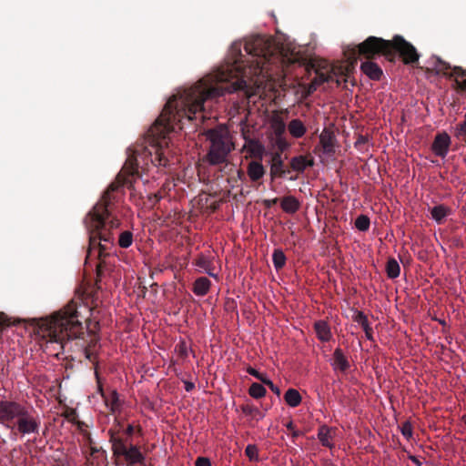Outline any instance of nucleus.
Here are the masks:
<instances>
[{
    "label": "nucleus",
    "mask_w": 466,
    "mask_h": 466,
    "mask_svg": "<svg viewBox=\"0 0 466 466\" xmlns=\"http://www.w3.org/2000/svg\"><path fill=\"white\" fill-rule=\"evenodd\" d=\"M244 49L250 56L248 65L242 60L241 44L234 42L230 47L231 57L226 65L167 100L147 132V145L128 155L116 179L86 215L84 224L89 234L87 258L93 250H97L98 258L105 256L106 244L114 243V231L121 226V220L113 215L114 207L123 187L133 188L134 182L140 177L138 158L149 159L156 167H167L170 163L167 136L176 127L182 129L185 121L203 120L205 103L208 100L239 90L248 94V89L258 84V76H268L270 66H278L283 60L280 47L275 41H246Z\"/></svg>",
    "instance_id": "obj_1"
},
{
    "label": "nucleus",
    "mask_w": 466,
    "mask_h": 466,
    "mask_svg": "<svg viewBox=\"0 0 466 466\" xmlns=\"http://www.w3.org/2000/svg\"><path fill=\"white\" fill-rule=\"evenodd\" d=\"M83 320L86 322V329L93 333L88 344L85 347V357L94 364H96V353L94 348L99 340L95 333L99 329V322L89 318H84L78 310L77 302L69 301L61 309L51 316L38 320V328L44 337H47L51 342H56L63 349L73 339H80L84 334Z\"/></svg>",
    "instance_id": "obj_2"
},
{
    "label": "nucleus",
    "mask_w": 466,
    "mask_h": 466,
    "mask_svg": "<svg viewBox=\"0 0 466 466\" xmlns=\"http://www.w3.org/2000/svg\"><path fill=\"white\" fill-rule=\"evenodd\" d=\"M0 424L14 434L38 435L41 420L33 408L7 400H0Z\"/></svg>",
    "instance_id": "obj_3"
},
{
    "label": "nucleus",
    "mask_w": 466,
    "mask_h": 466,
    "mask_svg": "<svg viewBox=\"0 0 466 466\" xmlns=\"http://www.w3.org/2000/svg\"><path fill=\"white\" fill-rule=\"evenodd\" d=\"M123 431V424L117 419H115L113 425L107 431L116 465L145 466L146 458L140 448L134 444L127 447V438H124Z\"/></svg>",
    "instance_id": "obj_4"
},
{
    "label": "nucleus",
    "mask_w": 466,
    "mask_h": 466,
    "mask_svg": "<svg viewBox=\"0 0 466 466\" xmlns=\"http://www.w3.org/2000/svg\"><path fill=\"white\" fill-rule=\"evenodd\" d=\"M123 431V424L117 419H115L113 425L107 431L116 465L145 466L146 458L140 448L134 444L127 447V438H124Z\"/></svg>",
    "instance_id": "obj_5"
},
{
    "label": "nucleus",
    "mask_w": 466,
    "mask_h": 466,
    "mask_svg": "<svg viewBox=\"0 0 466 466\" xmlns=\"http://www.w3.org/2000/svg\"><path fill=\"white\" fill-rule=\"evenodd\" d=\"M390 45V40L377 36H369L359 45L348 46L344 50V56L349 64L352 66L360 56L368 60H372L377 56H383L389 60Z\"/></svg>",
    "instance_id": "obj_6"
},
{
    "label": "nucleus",
    "mask_w": 466,
    "mask_h": 466,
    "mask_svg": "<svg viewBox=\"0 0 466 466\" xmlns=\"http://www.w3.org/2000/svg\"><path fill=\"white\" fill-rule=\"evenodd\" d=\"M207 138L210 142L206 159L210 165L216 166L227 161L228 154L234 149V144L228 129L218 127L207 131Z\"/></svg>",
    "instance_id": "obj_7"
},
{
    "label": "nucleus",
    "mask_w": 466,
    "mask_h": 466,
    "mask_svg": "<svg viewBox=\"0 0 466 466\" xmlns=\"http://www.w3.org/2000/svg\"><path fill=\"white\" fill-rule=\"evenodd\" d=\"M390 57L389 61L394 62L397 55L406 65H414L419 61L420 55L415 46L404 39L403 36L396 35L390 40Z\"/></svg>",
    "instance_id": "obj_8"
},
{
    "label": "nucleus",
    "mask_w": 466,
    "mask_h": 466,
    "mask_svg": "<svg viewBox=\"0 0 466 466\" xmlns=\"http://www.w3.org/2000/svg\"><path fill=\"white\" fill-rule=\"evenodd\" d=\"M316 76L310 83L309 89L316 90L317 86L323 83H329L334 80L337 74L336 68L326 60H322L314 65Z\"/></svg>",
    "instance_id": "obj_9"
},
{
    "label": "nucleus",
    "mask_w": 466,
    "mask_h": 466,
    "mask_svg": "<svg viewBox=\"0 0 466 466\" xmlns=\"http://www.w3.org/2000/svg\"><path fill=\"white\" fill-rule=\"evenodd\" d=\"M88 455L86 456L87 462L92 466H107V452L103 447L97 446L95 441L88 439Z\"/></svg>",
    "instance_id": "obj_10"
},
{
    "label": "nucleus",
    "mask_w": 466,
    "mask_h": 466,
    "mask_svg": "<svg viewBox=\"0 0 466 466\" xmlns=\"http://www.w3.org/2000/svg\"><path fill=\"white\" fill-rule=\"evenodd\" d=\"M451 144V137L446 132H441L435 136L431 148L436 156L444 158L449 152Z\"/></svg>",
    "instance_id": "obj_11"
},
{
    "label": "nucleus",
    "mask_w": 466,
    "mask_h": 466,
    "mask_svg": "<svg viewBox=\"0 0 466 466\" xmlns=\"http://www.w3.org/2000/svg\"><path fill=\"white\" fill-rule=\"evenodd\" d=\"M95 375L98 384V391L101 393L102 397L105 399L106 405L110 408V410L115 413L120 408V401L118 393L116 390H112L108 396H106L103 391L102 385L100 383V378L96 369L95 370Z\"/></svg>",
    "instance_id": "obj_12"
},
{
    "label": "nucleus",
    "mask_w": 466,
    "mask_h": 466,
    "mask_svg": "<svg viewBox=\"0 0 466 466\" xmlns=\"http://www.w3.org/2000/svg\"><path fill=\"white\" fill-rule=\"evenodd\" d=\"M319 143L323 147V151L326 154H332L335 152L336 137L334 132L324 128L319 135Z\"/></svg>",
    "instance_id": "obj_13"
},
{
    "label": "nucleus",
    "mask_w": 466,
    "mask_h": 466,
    "mask_svg": "<svg viewBox=\"0 0 466 466\" xmlns=\"http://www.w3.org/2000/svg\"><path fill=\"white\" fill-rule=\"evenodd\" d=\"M284 160L280 152H275L270 161V177L274 180L277 177H283Z\"/></svg>",
    "instance_id": "obj_14"
},
{
    "label": "nucleus",
    "mask_w": 466,
    "mask_h": 466,
    "mask_svg": "<svg viewBox=\"0 0 466 466\" xmlns=\"http://www.w3.org/2000/svg\"><path fill=\"white\" fill-rule=\"evenodd\" d=\"M360 69L363 74L372 80H380L382 76V69L371 60L362 62Z\"/></svg>",
    "instance_id": "obj_15"
},
{
    "label": "nucleus",
    "mask_w": 466,
    "mask_h": 466,
    "mask_svg": "<svg viewBox=\"0 0 466 466\" xmlns=\"http://www.w3.org/2000/svg\"><path fill=\"white\" fill-rule=\"evenodd\" d=\"M290 168L294 171L302 173L307 167L314 165V159L312 157L308 158L305 156H297L290 159Z\"/></svg>",
    "instance_id": "obj_16"
},
{
    "label": "nucleus",
    "mask_w": 466,
    "mask_h": 466,
    "mask_svg": "<svg viewBox=\"0 0 466 466\" xmlns=\"http://www.w3.org/2000/svg\"><path fill=\"white\" fill-rule=\"evenodd\" d=\"M265 168L261 162L252 160L248 164L247 174L251 181L256 182L265 175Z\"/></svg>",
    "instance_id": "obj_17"
},
{
    "label": "nucleus",
    "mask_w": 466,
    "mask_h": 466,
    "mask_svg": "<svg viewBox=\"0 0 466 466\" xmlns=\"http://www.w3.org/2000/svg\"><path fill=\"white\" fill-rule=\"evenodd\" d=\"M335 433V429L330 428L327 425H322L319 428L318 438L322 446L327 448H332V439Z\"/></svg>",
    "instance_id": "obj_18"
},
{
    "label": "nucleus",
    "mask_w": 466,
    "mask_h": 466,
    "mask_svg": "<svg viewBox=\"0 0 466 466\" xmlns=\"http://www.w3.org/2000/svg\"><path fill=\"white\" fill-rule=\"evenodd\" d=\"M314 330L318 339L322 342L329 341L332 337L330 328L325 320L320 319L316 321L314 323Z\"/></svg>",
    "instance_id": "obj_19"
},
{
    "label": "nucleus",
    "mask_w": 466,
    "mask_h": 466,
    "mask_svg": "<svg viewBox=\"0 0 466 466\" xmlns=\"http://www.w3.org/2000/svg\"><path fill=\"white\" fill-rule=\"evenodd\" d=\"M332 366L334 370H339L341 372H346L350 369V362L339 348L334 350Z\"/></svg>",
    "instance_id": "obj_20"
},
{
    "label": "nucleus",
    "mask_w": 466,
    "mask_h": 466,
    "mask_svg": "<svg viewBox=\"0 0 466 466\" xmlns=\"http://www.w3.org/2000/svg\"><path fill=\"white\" fill-rule=\"evenodd\" d=\"M211 281L206 277L198 278L192 287V291L198 297L207 295L210 289Z\"/></svg>",
    "instance_id": "obj_21"
},
{
    "label": "nucleus",
    "mask_w": 466,
    "mask_h": 466,
    "mask_svg": "<svg viewBox=\"0 0 466 466\" xmlns=\"http://www.w3.org/2000/svg\"><path fill=\"white\" fill-rule=\"evenodd\" d=\"M280 206L284 212L294 214L299 209L300 203L295 197L286 196L281 199Z\"/></svg>",
    "instance_id": "obj_22"
},
{
    "label": "nucleus",
    "mask_w": 466,
    "mask_h": 466,
    "mask_svg": "<svg viewBox=\"0 0 466 466\" xmlns=\"http://www.w3.org/2000/svg\"><path fill=\"white\" fill-rule=\"evenodd\" d=\"M288 130H289V134L295 138L302 137L307 132V128H306L305 125L299 118L292 119L289 123Z\"/></svg>",
    "instance_id": "obj_23"
},
{
    "label": "nucleus",
    "mask_w": 466,
    "mask_h": 466,
    "mask_svg": "<svg viewBox=\"0 0 466 466\" xmlns=\"http://www.w3.org/2000/svg\"><path fill=\"white\" fill-rule=\"evenodd\" d=\"M431 214L432 218L438 224H441L442 220L451 214V208L444 205H437L431 209Z\"/></svg>",
    "instance_id": "obj_24"
},
{
    "label": "nucleus",
    "mask_w": 466,
    "mask_h": 466,
    "mask_svg": "<svg viewBox=\"0 0 466 466\" xmlns=\"http://www.w3.org/2000/svg\"><path fill=\"white\" fill-rule=\"evenodd\" d=\"M284 400L292 408L298 407L301 403V396L295 389H289L284 395Z\"/></svg>",
    "instance_id": "obj_25"
},
{
    "label": "nucleus",
    "mask_w": 466,
    "mask_h": 466,
    "mask_svg": "<svg viewBox=\"0 0 466 466\" xmlns=\"http://www.w3.org/2000/svg\"><path fill=\"white\" fill-rule=\"evenodd\" d=\"M386 273L388 278L396 279L400 276V267L394 258H390L386 264Z\"/></svg>",
    "instance_id": "obj_26"
},
{
    "label": "nucleus",
    "mask_w": 466,
    "mask_h": 466,
    "mask_svg": "<svg viewBox=\"0 0 466 466\" xmlns=\"http://www.w3.org/2000/svg\"><path fill=\"white\" fill-rule=\"evenodd\" d=\"M286 256L281 249H275L272 254V261L277 270L281 269L286 264Z\"/></svg>",
    "instance_id": "obj_27"
},
{
    "label": "nucleus",
    "mask_w": 466,
    "mask_h": 466,
    "mask_svg": "<svg viewBox=\"0 0 466 466\" xmlns=\"http://www.w3.org/2000/svg\"><path fill=\"white\" fill-rule=\"evenodd\" d=\"M267 393L265 387L258 382H254L248 389V394L255 399L263 398Z\"/></svg>",
    "instance_id": "obj_28"
},
{
    "label": "nucleus",
    "mask_w": 466,
    "mask_h": 466,
    "mask_svg": "<svg viewBox=\"0 0 466 466\" xmlns=\"http://www.w3.org/2000/svg\"><path fill=\"white\" fill-rule=\"evenodd\" d=\"M133 243V233L129 230L122 231L119 234L118 245L123 248H129Z\"/></svg>",
    "instance_id": "obj_29"
},
{
    "label": "nucleus",
    "mask_w": 466,
    "mask_h": 466,
    "mask_svg": "<svg viewBox=\"0 0 466 466\" xmlns=\"http://www.w3.org/2000/svg\"><path fill=\"white\" fill-rule=\"evenodd\" d=\"M195 264L198 268L204 269L210 277L217 278V275L214 274L211 271V263H210V261L205 256H203V255L199 256L196 259V263Z\"/></svg>",
    "instance_id": "obj_30"
},
{
    "label": "nucleus",
    "mask_w": 466,
    "mask_h": 466,
    "mask_svg": "<svg viewBox=\"0 0 466 466\" xmlns=\"http://www.w3.org/2000/svg\"><path fill=\"white\" fill-rule=\"evenodd\" d=\"M370 218L366 215H360L359 217H357L355 220L356 228L362 232L368 231L370 228Z\"/></svg>",
    "instance_id": "obj_31"
},
{
    "label": "nucleus",
    "mask_w": 466,
    "mask_h": 466,
    "mask_svg": "<svg viewBox=\"0 0 466 466\" xmlns=\"http://www.w3.org/2000/svg\"><path fill=\"white\" fill-rule=\"evenodd\" d=\"M435 68L438 74H442L450 78L451 72H449V70L452 69L450 64L438 58L435 64Z\"/></svg>",
    "instance_id": "obj_32"
},
{
    "label": "nucleus",
    "mask_w": 466,
    "mask_h": 466,
    "mask_svg": "<svg viewBox=\"0 0 466 466\" xmlns=\"http://www.w3.org/2000/svg\"><path fill=\"white\" fill-rule=\"evenodd\" d=\"M245 454L252 461H258V451L256 445L248 444L245 449Z\"/></svg>",
    "instance_id": "obj_33"
},
{
    "label": "nucleus",
    "mask_w": 466,
    "mask_h": 466,
    "mask_svg": "<svg viewBox=\"0 0 466 466\" xmlns=\"http://www.w3.org/2000/svg\"><path fill=\"white\" fill-rule=\"evenodd\" d=\"M455 136L466 142V114L464 115V120L457 125Z\"/></svg>",
    "instance_id": "obj_34"
},
{
    "label": "nucleus",
    "mask_w": 466,
    "mask_h": 466,
    "mask_svg": "<svg viewBox=\"0 0 466 466\" xmlns=\"http://www.w3.org/2000/svg\"><path fill=\"white\" fill-rule=\"evenodd\" d=\"M400 431L406 440H410L412 437V425L410 421H404L400 426Z\"/></svg>",
    "instance_id": "obj_35"
},
{
    "label": "nucleus",
    "mask_w": 466,
    "mask_h": 466,
    "mask_svg": "<svg viewBox=\"0 0 466 466\" xmlns=\"http://www.w3.org/2000/svg\"><path fill=\"white\" fill-rule=\"evenodd\" d=\"M466 76V69L461 66H453L452 71L450 74V78H458Z\"/></svg>",
    "instance_id": "obj_36"
},
{
    "label": "nucleus",
    "mask_w": 466,
    "mask_h": 466,
    "mask_svg": "<svg viewBox=\"0 0 466 466\" xmlns=\"http://www.w3.org/2000/svg\"><path fill=\"white\" fill-rule=\"evenodd\" d=\"M367 143H368V137L365 136L360 135L354 143V147L358 150L362 151V150H364V147L367 145Z\"/></svg>",
    "instance_id": "obj_37"
},
{
    "label": "nucleus",
    "mask_w": 466,
    "mask_h": 466,
    "mask_svg": "<svg viewBox=\"0 0 466 466\" xmlns=\"http://www.w3.org/2000/svg\"><path fill=\"white\" fill-rule=\"evenodd\" d=\"M353 320L359 323L361 327L369 322L367 316L362 311H357L353 317Z\"/></svg>",
    "instance_id": "obj_38"
},
{
    "label": "nucleus",
    "mask_w": 466,
    "mask_h": 466,
    "mask_svg": "<svg viewBox=\"0 0 466 466\" xmlns=\"http://www.w3.org/2000/svg\"><path fill=\"white\" fill-rule=\"evenodd\" d=\"M242 412L246 415H251L253 416V414L255 413H259V410L253 406V405H249V404H245V405H242L240 407Z\"/></svg>",
    "instance_id": "obj_39"
},
{
    "label": "nucleus",
    "mask_w": 466,
    "mask_h": 466,
    "mask_svg": "<svg viewBox=\"0 0 466 466\" xmlns=\"http://www.w3.org/2000/svg\"><path fill=\"white\" fill-rule=\"evenodd\" d=\"M453 88L458 92H466V79H453Z\"/></svg>",
    "instance_id": "obj_40"
},
{
    "label": "nucleus",
    "mask_w": 466,
    "mask_h": 466,
    "mask_svg": "<svg viewBox=\"0 0 466 466\" xmlns=\"http://www.w3.org/2000/svg\"><path fill=\"white\" fill-rule=\"evenodd\" d=\"M163 198V196L161 195L160 192H157V193H155V194H150L148 195L147 197V200L148 202L150 203V207L152 208H155V206Z\"/></svg>",
    "instance_id": "obj_41"
},
{
    "label": "nucleus",
    "mask_w": 466,
    "mask_h": 466,
    "mask_svg": "<svg viewBox=\"0 0 466 466\" xmlns=\"http://www.w3.org/2000/svg\"><path fill=\"white\" fill-rule=\"evenodd\" d=\"M285 130H286V126L282 121H279L276 123V125L274 127V131H275L277 138L283 137Z\"/></svg>",
    "instance_id": "obj_42"
},
{
    "label": "nucleus",
    "mask_w": 466,
    "mask_h": 466,
    "mask_svg": "<svg viewBox=\"0 0 466 466\" xmlns=\"http://www.w3.org/2000/svg\"><path fill=\"white\" fill-rule=\"evenodd\" d=\"M135 432V427L132 424H128L127 427L123 431V436L124 438H127V447H129L131 443L130 437Z\"/></svg>",
    "instance_id": "obj_43"
},
{
    "label": "nucleus",
    "mask_w": 466,
    "mask_h": 466,
    "mask_svg": "<svg viewBox=\"0 0 466 466\" xmlns=\"http://www.w3.org/2000/svg\"><path fill=\"white\" fill-rule=\"evenodd\" d=\"M246 370L249 375L254 376L256 379H258L260 381H262V380L266 376L265 373H261V372L258 371L256 369L252 368L251 366H248Z\"/></svg>",
    "instance_id": "obj_44"
},
{
    "label": "nucleus",
    "mask_w": 466,
    "mask_h": 466,
    "mask_svg": "<svg viewBox=\"0 0 466 466\" xmlns=\"http://www.w3.org/2000/svg\"><path fill=\"white\" fill-rule=\"evenodd\" d=\"M277 145L279 148V151L281 154L282 152L287 149L289 147V144L286 141L284 137H279L277 138Z\"/></svg>",
    "instance_id": "obj_45"
},
{
    "label": "nucleus",
    "mask_w": 466,
    "mask_h": 466,
    "mask_svg": "<svg viewBox=\"0 0 466 466\" xmlns=\"http://www.w3.org/2000/svg\"><path fill=\"white\" fill-rule=\"evenodd\" d=\"M195 466H211V462L207 457H198L196 460Z\"/></svg>",
    "instance_id": "obj_46"
},
{
    "label": "nucleus",
    "mask_w": 466,
    "mask_h": 466,
    "mask_svg": "<svg viewBox=\"0 0 466 466\" xmlns=\"http://www.w3.org/2000/svg\"><path fill=\"white\" fill-rule=\"evenodd\" d=\"M364 332H365V336L368 339L370 340H372L373 339V330H372V328L370 326V323L368 322L367 324H365L363 327H362Z\"/></svg>",
    "instance_id": "obj_47"
},
{
    "label": "nucleus",
    "mask_w": 466,
    "mask_h": 466,
    "mask_svg": "<svg viewBox=\"0 0 466 466\" xmlns=\"http://www.w3.org/2000/svg\"><path fill=\"white\" fill-rule=\"evenodd\" d=\"M102 274H103V267H102L101 263H98L96 265V285L97 289H100V286L98 283L101 280Z\"/></svg>",
    "instance_id": "obj_48"
},
{
    "label": "nucleus",
    "mask_w": 466,
    "mask_h": 466,
    "mask_svg": "<svg viewBox=\"0 0 466 466\" xmlns=\"http://www.w3.org/2000/svg\"><path fill=\"white\" fill-rule=\"evenodd\" d=\"M278 200L279 199L277 198H272V199H265V200H263V205L266 208H269L273 207L274 205H276L278 203Z\"/></svg>",
    "instance_id": "obj_49"
},
{
    "label": "nucleus",
    "mask_w": 466,
    "mask_h": 466,
    "mask_svg": "<svg viewBox=\"0 0 466 466\" xmlns=\"http://www.w3.org/2000/svg\"><path fill=\"white\" fill-rule=\"evenodd\" d=\"M76 417V412L75 410H71L69 412L66 413V418L69 420L74 422L75 419Z\"/></svg>",
    "instance_id": "obj_50"
},
{
    "label": "nucleus",
    "mask_w": 466,
    "mask_h": 466,
    "mask_svg": "<svg viewBox=\"0 0 466 466\" xmlns=\"http://www.w3.org/2000/svg\"><path fill=\"white\" fill-rule=\"evenodd\" d=\"M262 384L268 386L269 389L273 388V386H275V384L272 382V380H270L267 375L264 377V379L262 380Z\"/></svg>",
    "instance_id": "obj_51"
},
{
    "label": "nucleus",
    "mask_w": 466,
    "mask_h": 466,
    "mask_svg": "<svg viewBox=\"0 0 466 466\" xmlns=\"http://www.w3.org/2000/svg\"><path fill=\"white\" fill-rule=\"evenodd\" d=\"M195 388V384L190 381H185V390L187 392H190Z\"/></svg>",
    "instance_id": "obj_52"
},
{
    "label": "nucleus",
    "mask_w": 466,
    "mask_h": 466,
    "mask_svg": "<svg viewBox=\"0 0 466 466\" xmlns=\"http://www.w3.org/2000/svg\"><path fill=\"white\" fill-rule=\"evenodd\" d=\"M7 324H6L5 316L3 313H0V331Z\"/></svg>",
    "instance_id": "obj_53"
},
{
    "label": "nucleus",
    "mask_w": 466,
    "mask_h": 466,
    "mask_svg": "<svg viewBox=\"0 0 466 466\" xmlns=\"http://www.w3.org/2000/svg\"><path fill=\"white\" fill-rule=\"evenodd\" d=\"M409 459L414 463L416 466H421V462L419 461V459L414 455H410Z\"/></svg>",
    "instance_id": "obj_54"
},
{
    "label": "nucleus",
    "mask_w": 466,
    "mask_h": 466,
    "mask_svg": "<svg viewBox=\"0 0 466 466\" xmlns=\"http://www.w3.org/2000/svg\"><path fill=\"white\" fill-rule=\"evenodd\" d=\"M238 177L241 180L246 178L245 173L243 170L239 169L238 170Z\"/></svg>",
    "instance_id": "obj_55"
},
{
    "label": "nucleus",
    "mask_w": 466,
    "mask_h": 466,
    "mask_svg": "<svg viewBox=\"0 0 466 466\" xmlns=\"http://www.w3.org/2000/svg\"><path fill=\"white\" fill-rule=\"evenodd\" d=\"M277 396H280V390L278 386H273V388L270 389Z\"/></svg>",
    "instance_id": "obj_56"
},
{
    "label": "nucleus",
    "mask_w": 466,
    "mask_h": 466,
    "mask_svg": "<svg viewBox=\"0 0 466 466\" xmlns=\"http://www.w3.org/2000/svg\"><path fill=\"white\" fill-rule=\"evenodd\" d=\"M300 435H301V432L299 431H295V430L292 431V437L293 438H298Z\"/></svg>",
    "instance_id": "obj_57"
},
{
    "label": "nucleus",
    "mask_w": 466,
    "mask_h": 466,
    "mask_svg": "<svg viewBox=\"0 0 466 466\" xmlns=\"http://www.w3.org/2000/svg\"><path fill=\"white\" fill-rule=\"evenodd\" d=\"M283 177H286L288 174L290 173V169L288 168L286 166H284V168H283Z\"/></svg>",
    "instance_id": "obj_58"
},
{
    "label": "nucleus",
    "mask_w": 466,
    "mask_h": 466,
    "mask_svg": "<svg viewBox=\"0 0 466 466\" xmlns=\"http://www.w3.org/2000/svg\"><path fill=\"white\" fill-rule=\"evenodd\" d=\"M286 427L290 430V431H293L294 430V424L292 421H289L287 423Z\"/></svg>",
    "instance_id": "obj_59"
},
{
    "label": "nucleus",
    "mask_w": 466,
    "mask_h": 466,
    "mask_svg": "<svg viewBox=\"0 0 466 466\" xmlns=\"http://www.w3.org/2000/svg\"><path fill=\"white\" fill-rule=\"evenodd\" d=\"M253 416H255V417H256V416H258L259 418H261V417H262V414H261V412L259 411V413H255V414H253Z\"/></svg>",
    "instance_id": "obj_60"
},
{
    "label": "nucleus",
    "mask_w": 466,
    "mask_h": 466,
    "mask_svg": "<svg viewBox=\"0 0 466 466\" xmlns=\"http://www.w3.org/2000/svg\"><path fill=\"white\" fill-rule=\"evenodd\" d=\"M137 432L141 433V431H142L141 427L140 426L137 427Z\"/></svg>",
    "instance_id": "obj_61"
}]
</instances>
